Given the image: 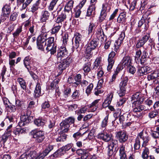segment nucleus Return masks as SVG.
Returning a JSON list of instances; mask_svg holds the SVG:
<instances>
[{
    "mask_svg": "<svg viewBox=\"0 0 159 159\" xmlns=\"http://www.w3.org/2000/svg\"><path fill=\"white\" fill-rule=\"evenodd\" d=\"M92 50L90 49H88L86 48L85 52V56L87 59H90L93 56V52Z\"/></svg>",
    "mask_w": 159,
    "mask_h": 159,
    "instance_id": "nucleus-61",
    "label": "nucleus"
},
{
    "mask_svg": "<svg viewBox=\"0 0 159 159\" xmlns=\"http://www.w3.org/2000/svg\"><path fill=\"white\" fill-rule=\"evenodd\" d=\"M68 52L66 47H61L58 50L57 54L56 56L57 62H60L61 59L64 57L67 56Z\"/></svg>",
    "mask_w": 159,
    "mask_h": 159,
    "instance_id": "nucleus-12",
    "label": "nucleus"
},
{
    "mask_svg": "<svg viewBox=\"0 0 159 159\" xmlns=\"http://www.w3.org/2000/svg\"><path fill=\"white\" fill-rule=\"evenodd\" d=\"M144 98L142 96L141 94L139 92H137L133 95L131 97V101H134L133 102V106L136 104H138L139 102H142Z\"/></svg>",
    "mask_w": 159,
    "mask_h": 159,
    "instance_id": "nucleus-13",
    "label": "nucleus"
},
{
    "mask_svg": "<svg viewBox=\"0 0 159 159\" xmlns=\"http://www.w3.org/2000/svg\"><path fill=\"white\" fill-rule=\"evenodd\" d=\"M101 60L99 58H97L94 63L93 70H97L102 69V66L101 64Z\"/></svg>",
    "mask_w": 159,
    "mask_h": 159,
    "instance_id": "nucleus-28",
    "label": "nucleus"
},
{
    "mask_svg": "<svg viewBox=\"0 0 159 159\" xmlns=\"http://www.w3.org/2000/svg\"><path fill=\"white\" fill-rule=\"evenodd\" d=\"M141 139L143 141L142 147L146 146L149 140V136L146 132L142 131L138 135L135 139V143L134 144V149L135 151L138 150L140 147V141Z\"/></svg>",
    "mask_w": 159,
    "mask_h": 159,
    "instance_id": "nucleus-2",
    "label": "nucleus"
},
{
    "mask_svg": "<svg viewBox=\"0 0 159 159\" xmlns=\"http://www.w3.org/2000/svg\"><path fill=\"white\" fill-rule=\"evenodd\" d=\"M32 109V108L29 107L28 106L26 109V113L25 114L24 113L23 115L21 116L20 121L18 124L20 127L25 126L27 123L29 122V120L28 119V116H30L31 114L32 111L31 110Z\"/></svg>",
    "mask_w": 159,
    "mask_h": 159,
    "instance_id": "nucleus-5",
    "label": "nucleus"
},
{
    "mask_svg": "<svg viewBox=\"0 0 159 159\" xmlns=\"http://www.w3.org/2000/svg\"><path fill=\"white\" fill-rule=\"evenodd\" d=\"M67 135L65 134H62L56 139L57 142H64L66 140Z\"/></svg>",
    "mask_w": 159,
    "mask_h": 159,
    "instance_id": "nucleus-51",
    "label": "nucleus"
},
{
    "mask_svg": "<svg viewBox=\"0 0 159 159\" xmlns=\"http://www.w3.org/2000/svg\"><path fill=\"white\" fill-rule=\"evenodd\" d=\"M123 113L122 112L120 109H117L116 111L114 114V116L115 118V121H116L118 117H120L122 114Z\"/></svg>",
    "mask_w": 159,
    "mask_h": 159,
    "instance_id": "nucleus-56",
    "label": "nucleus"
},
{
    "mask_svg": "<svg viewBox=\"0 0 159 159\" xmlns=\"http://www.w3.org/2000/svg\"><path fill=\"white\" fill-rule=\"evenodd\" d=\"M126 13V12H124L120 14L117 19L118 23H123L125 21Z\"/></svg>",
    "mask_w": 159,
    "mask_h": 159,
    "instance_id": "nucleus-30",
    "label": "nucleus"
},
{
    "mask_svg": "<svg viewBox=\"0 0 159 159\" xmlns=\"http://www.w3.org/2000/svg\"><path fill=\"white\" fill-rule=\"evenodd\" d=\"M153 103L152 100L148 99L145 101V104L146 106H145V107L146 108H148V110H151L152 107H153Z\"/></svg>",
    "mask_w": 159,
    "mask_h": 159,
    "instance_id": "nucleus-42",
    "label": "nucleus"
},
{
    "mask_svg": "<svg viewBox=\"0 0 159 159\" xmlns=\"http://www.w3.org/2000/svg\"><path fill=\"white\" fill-rule=\"evenodd\" d=\"M47 34L46 33H42L38 37L37 42L45 43L47 39Z\"/></svg>",
    "mask_w": 159,
    "mask_h": 159,
    "instance_id": "nucleus-34",
    "label": "nucleus"
},
{
    "mask_svg": "<svg viewBox=\"0 0 159 159\" xmlns=\"http://www.w3.org/2000/svg\"><path fill=\"white\" fill-rule=\"evenodd\" d=\"M98 39H94L92 40L87 44L86 47L88 49H90L92 50H94L98 46Z\"/></svg>",
    "mask_w": 159,
    "mask_h": 159,
    "instance_id": "nucleus-21",
    "label": "nucleus"
},
{
    "mask_svg": "<svg viewBox=\"0 0 159 159\" xmlns=\"http://www.w3.org/2000/svg\"><path fill=\"white\" fill-rule=\"evenodd\" d=\"M151 70V68L148 66L139 67L138 70V74L142 76L145 75L149 73Z\"/></svg>",
    "mask_w": 159,
    "mask_h": 159,
    "instance_id": "nucleus-22",
    "label": "nucleus"
},
{
    "mask_svg": "<svg viewBox=\"0 0 159 159\" xmlns=\"http://www.w3.org/2000/svg\"><path fill=\"white\" fill-rule=\"evenodd\" d=\"M121 62L123 66L125 67H127L132 65V59L129 56H125L123 57Z\"/></svg>",
    "mask_w": 159,
    "mask_h": 159,
    "instance_id": "nucleus-24",
    "label": "nucleus"
},
{
    "mask_svg": "<svg viewBox=\"0 0 159 159\" xmlns=\"http://www.w3.org/2000/svg\"><path fill=\"white\" fill-rule=\"evenodd\" d=\"M58 0H52L49 6L48 9L49 11H52Z\"/></svg>",
    "mask_w": 159,
    "mask_h": 159,
    "instance_id": "nucleus-48",
    "label": "nucleus"
},
{
    "mask_svg": "<svg viewBox=\"0 0 159 159\" xmlns=\"http://www.w3.org/2000/svg\"><path fill=\"white\" fill-rule=\"evenodd\" d=\"M17 81L19 83L21 88L24 90L26 89V82L24 80L21 78H19L17 79Z\"/></svg>",
    "mask_w": 159,
    "mask_h": 159,
    "instance_id": "nucleus-39",
    "label": "nucleus"
},
{
    "mask_svg": "<svg viewBox=\"0 0 159 159\" xmlns=\"http://www.w3.org/2000/svg\"><path fill=\"white\" fill-rule=\"evenodd\" d=\"M158 114V112L157 110L152 111L148 113V116L150 118H153L156 116Z\"/></svg>",
    "mask_w": 159,
    "mask_h": 159,
    "instance_id": "nucleus-59",
    "label": "nucleus"
},
{
    "mask_svg": "<svg viewBox=\"0 0 159 159\" xmlns=\"http://www.w3.org/2000/svg\"><path fill=\"white\" fill-rule=\"evenodd\" d=\"M119 10L118 9H116L113 11V13L111 15L109 18V20H113L116 16L117 13L118 11Z\"/></svg>",
    "mask_w": 159,
    "mask_h": 159,
    "instance_id": "nucleus-64",
    "label": "nucleus"
},
{
    "mask_svg": "<svg viewBox=\"0 0 159 159\" xmlns=\"http://www.w3.org/2000/svg\"><path fill=\"white\" fill-rule=\"evenodd\" d=\"M116 53L114 51H112L109 55L108 59V65L107 70L110 71L112 68L116 58Z\"/></svg>",
    "mask_w": 159,
    "mask_h": 159,
    "instance_id": "nucleus-15",
    "label": "nucleus"
},
{
    "mask_svg": "<svg viewBox=\"0 0 159 159\" xmlns=\"http://www.w3.org/2000/svg\"><path fill=\"white\" fill-rule=\"evenodd\" d=\"M135 105V107L134 108L131 113L133 115L136 117H139L142 116V114L140 111L144 110L146 111L148 110V108H146L145 107V106L143 105H138V104H136Z\"/></svg>",
    "mask_w": 159,
    "mask_h": 159,
    "instance_id": "nucleus-9",
    "label": "nucleus"
},
{
    "mask_svg": "<svg viewBox=\"0 0 159 159\" xmlns=\"http://www.w3.org/2000/svg\"><path fill=\"white\" fill-rule=\"evenodd\" d=\"M107 16V13L101 11L99 17V21L101 22H102L105 19Z\"/></svg>",
    "mask_w": 159,
    "mask_h": 159,
    "instance_id": "nucleus-54",
    "label": "nucleus"
},
{
    "mask_svg": "<svg viewBox=\"0 0 159 159\" xmlns=\"http://www.w3.org/2000/svg\"><path fill=\"white\" fill-rule=\"evenodd\" d=\"M149 42L150 43V44H149V45L151 47V48H153L156 50H159V43L156 44L154 42H152V40L151 39H149Z\"/></svg>",
    "mask_w": 159,
    "mask_h": 159,
    "instance_id": "nucleus-50",
    "label": "nucleus"
},
{
    "mask_svg": "<svg viewBox=\"0 0 159 159\" xmlns=\"http://www.w3.org/2000/svg\"><path fill=\"white\" fill-rule=\"evenodd\" d=\"M116 137L119 143H122L119 147V156L120 159H127L125 147L126 144L123 143L125 142L128 139V135L124 131H120L116 133Z\"/></svg>",
    "mask_w": 159,
    "mask_h": 159,
    "instance_id": "nucleus-1",
    "label": "nucleus"
},
{
    "mask_svg": "<svg viewBox=\"0 0 159 159\" xmlns=\"http://www.w3.org/2000/svg\"><path fill=\"white\" fill-rule=\"evenodd\" d=\"M131 5L135 8L137 9H140V6H141V3L139 2H138L137 0H134L131 3Z\"/></svg>",
    "mask_w": 159,
    "mask_h": 159,
    "instance_id": "nucleus-53",
    "label": "nucleus"
},
{
    "mask_svg": "<svg viewBox=\"0 0 159 159\" xmlns=\"http://www.w3.org/2000/svg\"><path fill=\"white\" fill-rule=\"evenodd\" d=\"M40 0H38L36 3L34 4L30 8V11L34 13L39 8Z\"/></svg>",
    "mask_w": 159,
    "mask_h": 159,
    "instance_id": "nucleus-45",
    "label": "nucleus"
},
{
    "mask_svg": "<svg viewBox=\"0 0 159 159\" xmlns=\"http://www.w3.org/2000/svg\"><path fill=\"white\" fill-rule=\"evenodd\" d=\"M125 33L122 32L120 34L119 37L116 41V44L117 45H120L125 37Z\"/></svg>",
    "mask_w": 159,
    "mask_h": 159,
    "instance_id": "nucleus-36",
    "label": "nucleus"
},
{
    "mask_svg": "<svg viewBox=\"0 0 159 159\" xmlns=\"http://www.w3.org/2000/svg\"><path fill=\"white\" fill-rule=\"evenodd\" d=\"M45 120L42 119H35L34 122L35 125L38 127H43L45 124Z\"/></svg>",
    "mask_w": 159,
    "mask_h": 159,
    "instance_id": "nucleus-31",
    "label": "nucleus"
},
{
    "mask_svg": "<svg viewBox=\"0 0 159 159\" xmlns=\"http://www.w3.org/2000/svg\"><path fill=\"white\" fill-rule=\"evenodd\" d=\"M147 56V52L146 50H144L143 52L142 53L141 59H140L139 62L141 64H144Z\"/></svg>",
    "mask_w": 159,
    "mask_h": 159,
    "instance_id": "nucleus-41",
    "label": "nucleus"
},
{
    "mask_svg": "<svg viewBox=\"0 0 159 159\" xmlns=\"http://www.w3.org/2000/svg\"><path fill=\"white\" fill-rule=\"evenodd\" d=\"M24 64L25 67L27 69L30 75L34 80L38 79V76L36 75L32 71L31 67L30 66L31 62V57L29 56L25 57L23 60Z\"/></svg>",
    "mask_w": 159,
    "mask_h": 159,
    "instance_id": "nucleus-6",
    "label": "nucleus"
},
{
    "mask_svg": "<svg viewBox=\"0 0 159 159\" xmlns=\"http://www.w3.org/2000/svg\"><path fill=\"white\" fill-rule=\"evenodd\" d=\"M100 99H97L94 101L91 104L89 105V107L90 108V110L91 112H94L98 108V106L101 105V103H99V102Z\"/></svg>",
    "mask_w": 159,
    "mask_h": 159,
    "instance_id": "nucleus-23",
    "label": "nucleus"
},
{
    "mask_svg": "<svg viewBox=\"0 0 159 159\" xmlns=\"http://www.w3.org/2000/svg\"><path fill=\"white\" fill-rule=\"evenodd\" d=\"M88 109V108L86 106H85L84 107H81L77 111H75V112H77V115L80 114H84L85 113Z\"/></svg>",
    "mask_w": 159,
    "mask_h": 159,
    "instance_id": "nucleus-55",
    "label": "nucleus"
},
{
    "mask_svg": "<svg viewBox=\"0 0 159 159\" xmlns=\"http://www.w3.org/2000/svg\"><path fill=\"white\" fill-rule=\"evenodd\" d=\"M91 65L90 62H87L84 65L83 70L85 72L88 73L90 71Z\"/></svg>",
    "mask_w": 159,
    "mask_h": 159,
    "instance_id": "nucleus-52",
    "label": "nucleus"
},
{
    "mask_svg": "<svg viewBox=\"0 0 159 159\" xmlns=\"http://www.w3.org/2000/svg\"><path fill=\"white\" fill-rule=\"evenodd\" d=\"M74 78L75 82L74 86L76 87L81 83V75L80 74H78L74 77Z\"/></svg>",
    "mask_w": 159,
    "mask_h": 159,
    "instance_id": "nucleus-40",
    "label": "nucleus"
},
{
    "mask_svg": "<svg viewBox=\"0 0 159 159\" xmlns=\"http://www.w3.org/2000/svg\"><path fill=\"white\" fill-rule=\"evenodd\" d=\"M159 76V70H155L153 72L149 74L147 76V79L148 81L152 82H154L155 81L158 80L156 78Z\"/></svg>",
    "mask_w": 159,
    "mask_h": 159,
    "instance_id": "nucleus-19",
    "label": "nucleus"
},
{
    "mask_svg": "<svg viewBox=\"0 0 159 159\" xmlns=\"http://www.w3.org/2000/svg\"><path fill=\"white\" fill-rule=\"evenodd\" d=\"M42 95L41 84L38 82L34 90V96L35 98H38Z\"/></svg>",
    "mask_w": 159,
    "mask_h": 159,
    "instance_id": "nucleus-25",
    "label": "nucleus"
},
{
    "mask_svg": "<svg viewBox=\"0 0 159 159\" xmlns=\"http://www.w3.org/2000/svg\"><path fill=\"white\" fill-rule=\"evenodd\" d=\"M113 97V94L112 93L110 94L108 97L107 98V99L105 100L102 103V108H105L108 107L109 105L111 103L112 98Z\"/></svg>",
    "mask_w": 159,
    "mask_h": 159,
    "instance_id": "nucleus-29",
    "label": "nucleus"
},
{
    "mask_svg": "<svg viewBox=\"0 0 159 159\" xmlns=\"http://www.w3.org/2000/svg\"><path fill=\"white\" fill-rule=\"evenodd\" d=\"M128 81V77H125L120 82L119 85L120 90L118 93L120 96H122L125 95Z\"/></svg>",
    "mask_w": 159,
    "mask_h": 159,
    "instance_id": "nucleus-7",
    "label": "nucleus"
},
{
    "mask_svg": "<svg viewBox=\"0 0 159 159\" xmlns=\"http://www.w3.org/2000/svg\"><path fill=\"white\" fill-rule=\"evenodd\" d=\"M33 0H26L25 2L22 5L21 10H25L27 6L29 5Z\"/></svg>",
    "mask_w": 159,
    "mask_h": 159,
    "instance_id": "nucleus-60",
    "label": "nucleus"
},
{
    "mask_svg": "<svg viewBox=\"0 0 159 159\" xmlns=\"http://www.w3.org/2000/svg\"><path fill=\"white\" fill-rule=\"evenodd\" d=\"M126 69L128 72L132 75H134L136 71V68L131 65L127 66Z\"/></svg>",
    "mask_w": 159,
    "mask_h": 159,
    "instance_id": "nucleus-46",
    "label": "nucleus"
},
{
    "mask_svg": "<svg viewBox=\"0 0 159 159\" xmlns=\"http://www.w3.org/2000/svg\"><path fill=\"white\" fill-rule=\"evenodd\" d=\"M64 120L70 125V124H73L75 122V118L72 117H69L68 118Z\"/></svg>",
    "mask_w": 159,
    "mask_h": 159,
    "instance_id": "nucleus-62",
    "label": "nucleus"
},
{
    "mask_svg": "<svg viewBox=\"0 0 159 159\" xmlns=\"http://www.w3.org/2000/svg\"><path fill=\"white\" fill-rule=\"evenodd\" d=\"M126 116V115L124 113H123L122 114L120 115L119 118V122L121 123H124V122L125 121Z\"/></svg>",
    "mask_w": 159,
    "mask_h": 159,
    "instance_id": "nucleus-63",
    "label": "nucleus"
},
{
    "mask_svg": "<svg viewBox=\"0 0 159 159\" xmlns=\"http://www.w3.org/2000/svg\"><path fill=\"white\" fill-rule=\"evenodd\" d=\"M65 19L66 15L65 13L59 15L55 21V24L51 30V33L52 34L57 35V34L60 30L62 26V22L64 21Z\"/></svg>",
    "mask_w": 159,
    "mask_h": 159,
    "instance_id": "nucleus-3",
    "label": "nucleus"
},
{
    "mask_svg": "<svg viewBox=\"0 0 159 159\" xmlns=\"http://www.w3.org/2000/svg\"><path fill=\"white\" fill-rule=\"evenodd\" d=\"M109 115L107 114V115L102 121L101 123V126L102 128H105L107 126L108 123Z\"/></svg>",
    "mask_w": 159,
    "mask_h": 159,
    "instance_id": "nucleus-49",
    "label": "nucleus"
},
{
    "mask_svg": "<svg viewBox=\"0 0 159 159\" xmlns=\"http://www.w3.org/2000/svg\"><path fill=\"white\" fill-rule=\"evenodd\" d=\"M37 44L38 48L42 51H43L45 48H46V43L37 41Z\"/></svg>",
    "mask_w": 159,
    "mask_h": 159,
    "instance_id": "nucleus-47",
    "label": "nucleus"
},
{
    "mask_svg": "<svg viewBox=\"0 0 159 159\" xmlns=\"http://www.w3.org/2000/svg\"><path fill=\"white\" fill-rule=\"evenodd\" d=\"M54 38L53 37H50L46 40V50L47 52L50 51L51 54H53L56 52L57 46L54 44Z\"/></svg>",
    "mask_w": 159,
    "mask_h": 159,
    "instance_id": "nucleus-4",
    "label": "nucleus"
},
{
    "mask_svg": "<svg viewBox=\"0 0 159 159\" xmlns=\"http://www.w3.org/2000/svg\"><path fill=\"white\" fill-rule=\"evenodd\" d=\"M111 135L107 133H102L100 134V137L106 142L110 141L111 139Z\"/></svg>",
    "mask_w": 159,
    "mask_h": 159,
    "instance_id": "nucleus-33",
    "label": "nucleus"
},
{
    "mask_svg": "<svg viewBox=\"0 0 159 159\" xmlns=\"http://www.w3.org/2000/svg\"><path fill=\"white\" fill-rule=\"evenodd\" d=\"M75 47H72V49L75 48L77 49L80 44H82L83 43L84 38L83 36L80 33H77L75 35Z\"/></svg>",
    "mask_w": 159,
    "mask_h": 159,
    "instance_id": "nucleus-18",
    "label": "nucleus"
},
{
    "mask_svg": "<svg viewBox=\"0 0 159 159\" xmlns=\"http://www.w3.org/2000/svg\"><path fill=\"white\" fill-rule=\"evenodd\" d=\"M145 21L144 18H142L139 22L138 27H141L142 26L144 30H146L148 27V25L147 23H144Z\"/></svg>",
    "mask_w": 159,
    "mask_h": 159,
    "instance_id": "nucleus-38",
    "label": "nucleus"
},
{
    "mask_svg": "<svg viewBox=\"0 0 159 159\" xmlns=\"http://www.w3.org/2000/svg\"><path fill=\"white\" fill-rule=\"evenodd\" d=\"M96 34L98 38L101 37L100 39H101L102 41H103L104 40V38L105 37V36L103 30L101 28H99L98 29Z\"/></svg>",
    "mask_w": 159,
    "mask_h": 159,
    "instance_id": "nucleus-32",
    "label": "nucleus"
},
{
    "mask_svg": "<svg viewBox=\"0 0 159 159\" xmlns=\"http://www.w3.org/2000/svg\"><path fill=\"white\" fill-rule=\"evenodd\" d=\"M72 58L70 57L64 59L62 62H60L58 65L59 69L62 72L70 65L72 62Z\"/></svg>",
    "mask_w": 159,
    "mask_h": 159,
    "instance_id": "nucleus-14",
    "label": "nucleus"
},
{
    "mask_svg": "<svg viewBox=\"0 0 159 159\" xmlns=\"http://www.w3.org/2000/svg\"><path fill=\"white\" fill-rule=\"evenodd\" d=\"M74 1L73 0L69 1L65 7L64 11H63L61 15L65 13L66 18L67 16H70L72 14V9L73 7Z\"/></svg>",
    "mask_w": 159,
    "mask_h": 159,
    "instance_id": "nucleus-11",
    "label": "nucleus"
},
{
    "mask_svg": "<svg viewBox=\"0 0 159 159\" xmlns=\"http://www.w3.org/2000/svg\"><path fill=\"white\" fill-rule=\"evenodd\" d=\"M11 7L10 5L7 4L4 5L2 9L3 15L1 16V18L3 20H5L10 13Z\"/></svg>",
    "mask_w": 159,
    "mask_h": 159,
    "instance_id": "nucleus-16",
    "label": "nucleus"
},
{
    "mask_svg": "<svg viewBox=\"0 0 159 159\" xmlns=\"http://www.w3.org/2000/svg\"><path fill=\"white\" fill-rule=\"evenodd\" d=\"M33 137L38 143H41L45 139V133L42 130H34L32 131Z\"/></svg>",
    "mask_w": 159,
    "mask_h": 159,
    "instance_id": "nucleus-8",
    "label": "nucleus"
},
{
    "mask_svg": "<svg viewBox=\"0 0 159 159\" xmlns=\"http://www.w3.org/2000/svg\"><path fill=\"white\" fill-rule=\"evenodd\" d=\"M143 147L144 148L143 149L141 156L143 159H145L149 156L148 155L149 153V151L148 148L146 146Z\"/></svg>",
    "mask_w": 159,
    "mask_h": 159,
    "instance_id": "nucleus-43",
    "label": "nucleus"
},
{
    "mask_svg": "<svg viewBox=\"0 0 159 159\" xmlns=\"http://www.w3.org/2000/svg\"><path fill=\"white\" fill-rule=\"evenodd\" d=\"M95 7H93V6H90L88 9L87 16H93L95 15Z\"/></svg>",
    "mask_w": 159,
    "mask_h": 159,
    "instance_id": "nucleus-35",
    "label": "nucleus"
},
{
    "mask_svg": "<svg viewBox=\"0 0 159 159\" xmlns=\"http://www.w3.org/2000/svg\"><path fill=\"white\" fill-rule=\"evenodd\" d=\"M150 38L149 34L143 36L141 39H140L137 41L136 44V47L137 48H140L142 47L145 43L149 40Z\"/></svg>",
    "mask_w": 159,
    "mask_h": 159,
    "instance_id": "nucleus-17",
    "label": "nucleus"
},
{
    "mask_svg": "<svg viewBox=\"0 0 159 159\" xmlns=\"http://www.w3.org/2000/svg\"><path fill=\"white\" fill-rule=\"evenodd\" d=\"M50 16V13L47 10H43L41 12L40 20L42 22H46Z\"/></svg>",
    "mask_w": 159,
    "mask_h": 159,
    "instance_id": "nucleus-26",
    "label": "nucleus"
},
{
    "mask_svg": "<svg viewBox=\"0 0 159 159\" xmlns=\"http://www.w3.org/2000/svg\"><path fill=\"white\" fill-rule=\"evenodd\" d=\"M53 149V147L51 145H48L42 153L39 154L38 156L36 155V159H43L45 156L47 155Z\"/></svg>",
    "mask_w": 159,
    "mask_h": 159,
    "instance_id": "nucleus-20",
    "label": "nucleus"
},
{
    "mask_svg": "<svg viewBox=\"0 0 159 159\" xmlns=\"http://www.w3.org/2000/svg\"><path fill=\"white\" fill-rule=\"evenodd\" d=\"M117 147V141L112 140L110 142L108 146V154L109 156H111L116 151Z\"/></svg>",
    "mask_w": 159,
    "mask_h": 159,
    "instance_id": "nucleus-10",
    "label": "nucleus"
},
{
    "mask_svg": "<svg viewBox=\"0 0 159 159\" xmlns=\"http://www.w3.org/2000/svg\"><path fill=\"white\" fill-rule=\"evenodd\" d=\"M36 155L35 151L31 152L25 157H22L23 159H36Z\"/></svg>",
    "mask_w": 159,
    "mask_h": 159,
    "instance_id": "nucleus-44",
    "label": "nucleus"
},
{
    "mask_svg": "<svg viewBox=\"0 0 159 159\" xmlns=\"http://www.w3.org/2000/svg\"><path fill=\"white\" fill-rule=\"evenodd\" d=\"M93 87V83H90L87 87L86 90V93L88 95L91 93Z\"/></svg>",
    "mask_w": 159,
    "mask_h": 159,
    "instance_id": "nucleus-57",
    "label": "nucleus"
},
{
    "mask_svg": "<svg viewBox=\"0 0 159 159\" xmlns=\"http://www.w3.org/2000/svg\"><path fill=\"white\" fill-rule=\"evenodd\" d=\"M60 128L62 132L66 133L69 130L70 126L67 124L64 120L60 124Z\"/></svg>",
    "mask_w": 159,
    "mask_h": 159,
    "instance_id": "nucleus-27",
    "label": "nucleus"
},
{
    "mask_svg": "<svg viewBox=\"0 0 159 159\" xmlns=\"http://www.w3.org/2000/svg\"><path fill=\"white\" fill-rule=\"evenodd\" d=\"M22 31V26H20L18 28L16 31L13 34V37L16 38L19 34Z\"/></svg>",
    "mask_w": 159,
    "mask_h": 159,
    "instance_id": "nucleus-58",
    "label": "nucleus"
},
{
    "mask_svg": "<svg viewBox=\"0 0 159 159\" xmlns=\"http://www.w3.org/2000/svg\"><path fill=\"white\" fill-rule=\"evenodd\" d=\"M111 6L108 3H104L102 4V11L106 13L109 12L111 10Z\"/></svg>",
    "mask_w": 159,
    "mask_h": 159,
    "instance_id": "nucleus-37",
    "label": "nucleus"
}]
</instances>
